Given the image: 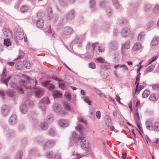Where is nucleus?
Here are the masks:
<instances>
[{"label": "nucleus", "instance_id": "22", "mask_svg": "<svg viewBox=\"0 0 159 159\" xmlns=\"http://www.w3.org/2000/svg\"><path fill=\"white\" fill-rule=\"evenodd\" d=\"M135 84H136L135 89L136 93H139L140 91L144 88V86L141 85L139 86V82H135Z\"/></svg>", "mask_w": 159, "mask_h": 159}, {"label": "nucleus", "instance_id": "10", "mask_svg": "<svg viewBox=\"0 0 159 159\" xmlns=\"http://www.w3.org/2000/svg\"><path fill=\"white\" fill-rule=\"evenodd\" d=\"M10 85L13 88L16 89L17 90L18 92L20 94H22L24 93V91L22 88L17 85V84H16L15 83L11 81L10 83Z\"/></svg>", "mask_w": 159, "mask_h": 159}, {"label": "nucleus", "instance_id": "45", "mask_svg": "<svg viewBox=\"0 0 159 159\" xmlns=\"http://www.w3.org/2000/svg\"><path fill=\"white\" fill-rule=\"evenodd\" d=\"M158 57L157 56L153 57L152 58L149 60L148 64L150 65L152 63L155 61L158 58Z\"/></svg>", "mask_w": 159, "mask_h": 159}, {"label": "nucleus", "instance_id": "7", "mask_svg": "<svg viewBox=\"0 0 159 159\" xmlns=\"http://www.w3.org/2000/svg\"><path fill=\"white\" fill-rule=\"evenodd\" d=\"M15 35L18 39H22L24 36L23 30L21 28H18L15 32Z\"/></svg>", "mask_w": 159, "mask_h": 159}, {"label": "nucleus", "instance_id": "50", "mask_svg": "<svg viewBox=\"0 0 159 159\" xmlns=\"http://www.w3.org/2000/svg\"><path fill=\"white\" fill-rule=\"evenodd\" d=\"M152 88L155 91L159 90V84H156L152 86Z\"/></svg>", "mask_w": 159, "mask_h": 159}, {"label": "nucleus", "instance_id": "26", "mask_svg": "<svg viewBox=\"0 0 159 159\" xmlns=\"http://www.w3.org/2000/svg\"><path fill=\"white\" fill-rule=\"evenodd\" d=\"M159 98V96L158 95L153 94L151 95L149 97V99L152 101H155L157 100Z\"/></svg>", "mask_w": 159, "mask_h": 159}, {"label": "nucleus", "instance_id": "59", "mask_svg": "<svg viewBox=\"0 0 159 159\" xmlns=\"http://www.w3.org/2000/svg\"><path fill=\"white\" fill-rule=\"evenodd\" d=\"M7 95L10 97H12L14 95V93L11 91V90H9L7 92Z\"/></svg>", "mask_w": 159, "mask_h": 159}, {"label": "nucleus", "instance_id": "1", "mask_svg": "<svg viewBox=\"0 0 159 159\" xmlns=\"http://www.w3.org/2000/svg\"><path fill=\"white\" fill-rule=\"evenodd\" d=\"M80 145L82 149L87 152L90 149V144L86 137H83L81 139Z\"/></svg>", "mask_w": 159, "mask_h": 159}, {"label": "nucleus", "instance_id": "44", "mask_svg": "<svg viewBox=\"0 0 159 159\" xmlns=\"http://www.w3.org/2000/svg\"><path fill=\"white\" fill-rule=\"evenodd\" d=\"M28 10V7L27 6L24 5L21 6L20 10L21 12L24 13L26 11Z\"/></svg>", "mask_w": 159, "mask_h": 159}, {"label": "nucleus", "instance_id": "55", "mask_svg": "<svg viewBox=\"0 0 159 159\" xmlns=\"http://www.w3.org/2000/svg\"><path fill=\"white\" fill-rule=\"evenodd\" d=\"M71 156H76V158H77V159H79L80 158L83 157V156L80 155L79 154H78V153L76 152H74L72 154Z\"/></svg>", "mask_w": 159, "mask_h": 159}, {"label": "nucleus", "instance_id": "62", "mask_svg": "<svg viewBox=\"0 0 159 159\" xmlns=\"http://www.w3.org/2000/svg\"><path fill=\"white\" fill-rule=\"evenodd\" d=\"M49 133L51 135H53L55 134V131L53 128L50 129L49 130Z\"/></svg>", "mask_w": 159, "mask_h": 159}, {"label": "nucleus", "instance_id": "46", "mask_svg": "<svg viewBox=\"0 0 159 159\" xmlns=\"http://www.w3.org/2000/svg\"><path fill=\"white\" fill-rule=\"evenodd\" d=\"M145 35L144 32H141L138 35L137 39L138 40H141L144 36Z\"/></svg>", "mask_w": 159, "mask_h": 159}, {"label": "nucleus", "instance_id": "16", "mask_svg": "<svg viewBox=\"0 0 159 159\" xmlns=\"http://www.w3.org/2000/svg\"><path fill=\"white\" fill-rule=\"evenodd\" d=\"M36 26L39 28H41L43 26L44 21L42 18H39L36 21Z\"/></svg>", "mask_w": 159, "mask_h": 159}, {"label": "nucleus", "instance_id": "57", "mask_svg": "<svg viewBox=\"0 0 159 159\" xmlns=\"http://www.w3.org/2000/svg\"><path fill=\"white\" fill-rule=\"evenodd\" d=\"M59 87L64 90H65L67 89L66 85L63 83H61L59 84Z\"/></svg>", "mask_w": 159, "mask_h": 159}, {"label": "nucleus", "instance_id": "29", "mask_svg": "<svg viewBox=\"0 0 159 159\" xmlns=\"http://www.w3.org/2000/svg\"><path fill=\"white\" fill-rule=\"evenodd\" d=\"M23 153L21 151H19L16 154L15 159H22Z\"/></svg>", "mask_w": 159, "mask_h": 159}, {"label": "nucleus", "instance_id": "56", "mask_svg": "<svg viewBox=\"0 0 159 159\" xmlns=\"http://www.w3.org/2000/svg\"><path fill=\"white\" fill-rule=\"evenodd\" d=\"M89 66L92 69H94L96 68L95 64L93 62L89 63Z\"/></svg>", "mask_w": 159, "mask_h": 159}, {"label": "nucleus", "instance_id": "52", "mask_svg": "<svg viewBox=\"0 0 159 159\" xmlns=\"http://www.w3.org/2000/svg\"><path fill=\"white\" fill-rule=\"evenodd\" d=\"M82 41L83 39L80 38L79 37L77 36L76 37L75 42L76 43H80L82 42Z\"/></svg>", "mask_w": 159, "mask_h": 159}, {"label": "nucleus", "instance_id": "3", "mask_svg": "<svg viewBox=\"0 0 159 159\" xmlns=\"http://www.w3.org/2000/svg\"><path fill=\"white\" fill-rule=\"evenodd\" d=\"M120 33L122 37L125 38L129 37L132 34L130 29L127 27L123 28L121 30Z\"/></svg>", "mask_w": 159, "mask_h": 159}, {"label": "nucleus", "instance_id": "64", "mask_svg": "<svg viewBox=\"0 0 159 159\" xmlns=\"http://www.w3.org/2000/svg\"><path fill=\"white\" fill-rule=\"evenodd\" d=\"M153 11L156 13L159 12V5H157L154 7Z\"/></svg>", "mask_w": 159, "mask_h": 159}, {"label": "nucleus", "instance_id": "43", "mask_svg": "<svg viewBox=\"0 0 159 159\" xmlns=\"http://www.w3.org/2000/svg\"><path fill=\"white\" fill-rule=\"evenodd\" d=\"M47 121L49 123H52L53 120V117L52 115H48L47 116Z\"/></svg>", "mask_w": 159, "mask_h": 159}, {"label": "nucleus", "instance_id": "58", "mask_svg": "<svg viewBox=\"0 0 159 159\" xmlns=\"http://www.w3.org/2000/svg\"><path fill=\"white\" fill-rule=\"evenodd\" d=\"M23 55L24 53L23 52H20L19 53V56L16 59V60L21 59V58H22V57H23Z\"/></svg>", "mask_w": 159, "mask_h": 159}, {"label": "nucleus", "instance_id": "25", "mask_svg": "<svg viewBox=\"0 0 159 159\" xmlns=\"http://www.w3.org/2000/svg\"><path fill=\"white\" fill-rule=\"evenodd\" d=\"M109 47L111 49H116L118 48V43L116 42H112L110 44Z\"/></svg>", "mask_w": 159, "mask_h": 159}, {"label": "nucleus", "instance_id": "18", "mask_svg": "<svg viewBox=\"0 0 159 159\" xmlns=\"http://www.w3.org/2000/svg\"><path fill=\"white\" fill-rule=\"evenodd\" d=\"M130 41L129 40H127L122 44V47L125 49H128L130 48Z\"/></svg>", "mask_w": 159, "mask_h": 159}, {"label": "nucleus", "instance_id": "63", "mask_svg": "<svg viewBox=\"0 0 159 159\" xmlns=\"http://www.w3.org/2000/svg\"><path fill=\"white\" fill-rule=\"evenodd\" d=\"M96 116L98 119H99L101 117V112L99 111H96Z\"/></svg>", "mask_w": 159, "mask_h": 159}, {"label": "nucleus", "instance_id": "17", "mask_svg": "<svg viewBox=\"0 0 159 159\" xmlns=\"http://www.w3.org/2000/svg\"><path fill=\"white\" fill-rule=\"evenodd\" d=\"M73 140L75 143H77L80 139V137L75 132H74L72 135Z\"/></svg>", "mask_w": 159, "mask_h": 159}, {"label": "nucleus", "instance_id": "32", "mask_svg": "<svg viewBox=\"0 0 159 159\" xmlns=\"http://www.w3.org/2000/svg\"><path fill=\"white\" fill-rule=\"evenodd\" d=\"M105 123L109 127L112 124V121L110 117L107 116L105 120Z\"/></svg>", "mask_w": 159, "mask_h": 159}, {"label": "nucleus", "instance_id": "5", "mask_svg": "<svg viewBox=\"0 0 159 159\" xmlns=\"http://www.w3.org/2000/svg\"><path fill=\"white\" fill-rule=\"evenodd\" d=\"M7 74V72L6 71V69L4 68L2 74V78L1 79V81L2 83L4 84L7 86V82L10 80L11 76H9L7 78H6Z\"/></svg>", "mask_w": 159, "mask_h": 159}, {"label": "nucleus", "instance_id": "38", "mask_svg": "<svg viewBox=\"0 0 159 159\" xmlns=\"http://www.w3.org/2000/svg\"><path fill=\"white\" fill-rule=\"evenodd\" d=\"M64 95L66 99L70 101L71 100V96L69 92H66Z\"/></svg>", "mask_w": 159, "mask_h": 159}, {"label": "nucleus", "instance_id": "54", "mask_svg": "<svg viewBox=\"0 0 159 159\" xmlns=\"http://www.w3.org/2000/svg\"><path fill=\"white\" fill-rule=\"evenodd\" d=\"M106 11L108 16H110L112 15V12L110 8H107L106 9Z\"/></svg>", "mask_w": 159, "mask_h": 159}, {"label": "nucleus", "instance_id": "28", "mask_svg": "<svg viewBox=\"0 0 159 159\" xmlns=\"http://www.w3.org/2000/svg\"><path fill=\"white\" fill-rule=\"evenodd\" d=\"M146 126L147 128L149 130H152L154 129V126L150 121H148L146 122Z\"/></svg>", "mask_w": 159, "mask_h": 159}, {"label": "nucleus", "instance_id": "35", "mask_svg": "<svg viewBox=\"0 0 159 159\" xmlns=\"http://www.w3.org/2000/svg\"><path fill=\"white\" fill-rule=\"evenodd\" d=\"M62 95V93L61 91H54L53 93V96L54 98L59 97Z\"/></svg>", "mask_w": 159, "mask_h": 159}, {"label": "nucleus", "instance_id": "4", "mask_svg": "<svg viewBox=\"0 0 159 159\" xmlns=\"http://www.w3.org/2000/svg\"><path fill=\"white\" fill-rule=\"evenodd\" d=\"M26 102L25 104L21 105L20 108V110L21 112L23 114L26 113L28 111V106H31L33 104V102L32 101Z\"/></svg>", "mask_w": 159, "mask_h": 159}, {"label": "nucleus", "instance_id": "24", "mask_svg": "<svg viewBox=\"0 0 159 159\" xmlns=\"http://www.w3.org/2000/svg\"><path fill=\"white\" fill-rule=\"evenodd\" d=\"M54 110L56 112H59L61 110V106L56 103H54L53 105Z\"/></svg>", "mask_w": 159, "mask_h": 159}, {"label": "nucleus", "instance_id": "37", "mask_svg": "<svg viewBox=\"0 0 159 159\" xmlns=\"http://www.w3.org/2000/svg\"><path fill=\"white\" fill-rule=\"evenodd\" d=\"M63 106L64 108L67 110L70 111L71 110L70 106L69 103L66 102H63Z\"/></svg>", "mask_w": 159, "mask_h": 159}, {"label": "nucleus", "instance_id": "53", "mask_svg": "<svg viewBox=\"0 0 159 159\" xmlns=\"http://www.w3.org/2000/svg\"><path fill=\"white\" fill-rule=\"evenodd\" d=\"M97 60L99 62L101 63H105V59L101 57H99L97 58Z\"/></svg>", "mask_w": 159, "mask_h": 159}, {"label": "nucleus", "instance_id": "48", "mask_svg": "<svg viewBox=\"0 0 159 159\" xmlns=\"http://www.w3.org/2000/svg\"><path fill=\"white\" fill-rule=\"evenodd\" d=\"M135 120L137 122H139V121L140 120V117L139 116V114L137 111L135 113V114L134 116Z\"/></svg>", "mask_w": 159, "mask_h": 159}, {"label": "nucleus", "instance_id": "9", "mask_svg": "<svg viewBox=\"0 0 159 159\" xmlns=\"http://www.w3.org/2000/svg\"><path fill=\"white\" fill-rule=\"evenodd\" d=\"M73 30L71 27L70 26L64 27L62 29V33L66 35H70L73 33Z\"/></svg>", "mask_w": 159, "mask_h": 159}, {"label": "nucleus", "instance_id": "42", "mask_svg": "<svg viewBox=\"0 0 159 159\" xmlns=\"http://www.w3.org/2000/svg\"><path fill=\"white\" fill-rule=\"evenodd\" d=\"M154 129L155 131H159V122H155L154 125Z\"/></svg>", "mask_w": 159, "mask_h": 159}, {"label": "nucleus", "instance_id": "15", "mask_svg": "<svg viewBox=\"0 0 159 159\" xmlns=\"http://www.w3.org/2000/svg\"><path fill=\"white\" fill-rule=\"evenodd\" d=\"M54 143L55 142L53 140H49L44 145V148L45 149H47L53 145Z\"/></svg>", "mask_w": 159, "mask_h": 159}, {"label": "nucleus", "instance_id": "34", "mask_svg": "<svg viewBox=\"0 0 159 159\" xmlns=\"http://www.w3.org/2000/svg\"><path fill=\"white\" fill-rule=\"evenodd\" d=\"M150 91L149 90L146 89L142 93V96L143 98H147L149 95L150 94Z\"/></svg>", "mask_w": 159, "mask_h": 159}, {"label": "nucleus", "instance_id": "20", "mask_svg": "<svg viewBox=\"0 0 159 159\" xmlns=\"http://www.w3.org/2000/svg\"><path fill=\"white\" fill-rule=\"evenodd\" d=\"M35 96L38 98H41L43 95V90L42 89H40L35 91Z\"/></svg>", "mask_w": 159, "mask_h": 159}, {"label": "nucleus", "instance_id": "27", "mask_svg": "<svg viewBox=\"0 0 159 159\" xmlns=\"http://www.w3.org/2000/svg\"><path fill=\"white\" fill-rule=\"evenodd\" d=\"M75 16V12L73 11H71L66 15V17L68 19H72L74 18Z\"/></svg>", "mask_w": 159, "mask_h": 159}, {"label": "nucleus", "instance_id": "14", "mask_svg": "<svg viewBox=\"0 0 159 159\" xmlns=\"http://www.w3.org/2000/svg\"><path fill=\"white\" fill-rule=\"evenodd\" d=\"M142 48L141 44L139 42H137L134 44L132 47V49L134 51H136L140 50Z\"/></svg>", "mask_w": 159, "mask_h": 159}, {"label": "nucleus", "instance_id": "40", "mask_svg": "<svg viewBox=\"0 0 159 159\" xmlns=\"http://www.w3.org/2000/svg\"><path fill=\"white\" fill-rule=\"evenodd\" d=\"M4 44L5 46L7 47H8L11 46V43L9 39H5L4 41Z\"/></svg>", "mask_w": 159, "mask_h": 159}, {"label": "nucleus", "instance_id": "39", "mask_svg": "<svg viewBox=\"0 0 159 159\" xmlns=\"http://www.w3.org/2000/svg\"><path fill=\"white\" fill-rule=\"evenodd\" d=\"M40 128L42 129L46 130L48 129V125L46 123L43 122L41 124Z\"/></svg>", "mask_w": 159, "mask_h": 159}, {"label": "nucleus", "instance_id": "47", "mask_svg": "<svg viewBox=\"0 0 159 159\" xmlns=\"http://www.w3.org/2000/svg\"><path fill=\"white\" fill-rule=\"evenodd\" d=\"M48 12L49 18L51 19L52 17V9L51 7H49L48 9Z\"/></svg>", "mask_w": 159, "mask_h": 159}, {"label": "nucleus", "instance_id": "11", "mask_svg": "<svg viewBox=\"0 0 159 159\" xmlns=\"http://www.w3.org/2000/svg\"><path fill=\"white\" fill-rule=\"evenodd\" d=\"M60 154L55 155L52 151H49L47 153V156L49 158H57V159H60Z\"/></svg>", "mask_w": 159, "mask_h": 159}, {"label": "nucleus", "instance_id": "8", "mask_svg": "<svg viewBox=\"0 0 159 159\" xmlns=\"http://www.w3.org/2000/svg\"><path fill=\"white\" fill-rule=\"evenodd\" d=\"M27 81L24 80H21L19 82V84L21 85L24 86L27 89H30L31 88V86L30 84V82L29 81L30 78L27 76Z\"/></svg>", "mask_w": 159, "mask_h": 159}, {"label": "nucleus", "instance_id": "33", "mask_svg": "<svg viewBox=\"0 0 159 159\" xmlns=\"http://www.w3.org/2000/svg\"><path fill=\"white\" fill-rule=\"evenodd\" d=\"M155 65L152 64L148 66L147 68L146 72L148 73L152 71L155 67Z\"/></svg>", "mask_w": 159, "mask_h": 159}, {"label": "nucleus", "instance_id": "2", "mask_svg": "<svg viewBox=\"0 0 159 159\" xmlns=\"http://www.w3.org/2000/svg\"><path fill=\"white\" fill-rule=\"evenodd\" d=\"M49 103L50 101L48 98L47 97H44L39 103V107L44 112L46 109V107L44 105V104H48Z\"/></svg>", "mask_w": 159, "mask_h": 159}, {"label": "nucleus", "instance_id": "41", "mask_svg": "<svg viewBox=\"0 0 159 159\" xmlns=\"http://www.w3.org/2000/svg\"><path fill=\"white\" fill-rule=\"evenodd\" d=\"M112 1L113 5L116 8L118 9L120 8V4L117 0H112Z\"/></svg>", "mask_w": 159, "mask_h": 159}, {"label": "nucleus", "instance_id": "51", "mask_svg": "<svg viewBox=\"0 0 159 159\" xmlns=\"http://www.w3.org/2000/svg\"><path fill=\"white\" fill-rule=\"evenodd\" d=\"M59 3L62 5H65L67 3V0H58Z\"/></svg>", "mask_w": 159, "mask_h": 159}, {"label": "nucleus", "instance_id": "6", "mask_svg": "<svg viewBox=\"0 0 159 159\" xmlns=\"http://www.w3.org/2000/svg\"><path fill=\"white\" fill-rule=\"evenodd\" d=\"M97 43H93L92 44V46L90 44H88L87 46V48L88 50L89 51H90L91 52L90 53L89 55L86 54L85 57L89 58H92L93 56V51L95 47L97 46Z\"/></svg>", "mask_w": 159, "mask_h": 159}, {"label": "nucleus", "instance_id": "49", "mask_svg": "<svg viewBox=\"0 0 159 159\" xmlns=\"http://www.w3.org/2000/svg\"><path fill=\"white\" fill-rule=\"evenodd\" d=\"M84 127L83 126L80 124H78L75 127L76 129L78 131H80L83 129Z\"/></svg>", "mask_w": 159, "mask_h": 159}, {"label": "nucleus", "instance_id": "61", "mask_svg": "<svg viewBox=\"0 0 159 159\" xmlns=\"http://www.w3.org/2000/svg\"><path fill=\"white\" fill-rule=\"evenodd\" d=\"M90 7H93L95 4V2L94 0H90Z\"/></svg>", "mask_w": 159, "mask_h": 159}, {"label": "nucleus", "instance_id": "30", "mask_svg": "<svg viewBox=\"0 0 159 159\" xmlns=\"http://www.w3.org/2000/svg\"><path fill=\"white\" fill-rule=\"evenodd\" d=\"M66 81L69 84H72L74 82V80L72 77L70 76H68L65 78Z\"/></svg>", "mask_w": 159, "mask_h": 159}, {"label": "nucleus", "instance_id": "23", "mask_svg": "<svg viewBox=\"0 0 159 159\" xmlns=\"http://www.w3.org/2000/svg\"><path fill=\"white\" fill-rule=\"evenodd\" d=\"M17 118L16 115H12L10 118L9 122L11 124H14L16 123Z\"/></svg>", "mask_w": 159, "mask_h": 159}, {"label": "nucleus", "instance_id": "31", "mask_svg": "<svg viewBox=\"0 0 159 159\" xmlns=\"http://www.w3.org/2000/svg\"><path fill=\"white\" fill-rule=\"evenodd\" d=\"M120 59V56L119 53L116 52L114 56V61L116 63L119 62Z\"/></svg>", "mask_w": 159, "mask_h": 159}, {"label": "nucleus", "instance_id": "36", "mask_svg": "<svg viewBox=\"0 0 159 159\" xmlns=\"http://www.w3.org/2000/svg\"><path fill=\"white\" fill-rule=\"evenodd\" d=\"M23 65L25 68L27 69H29L31 66V64L29 61L24 60L23 62Z\"/></svg>", "mask_w": 159, "mask_h": 159}, {"label": "nucleus", "instance_id": "13", "mask_svg": "<svg viewBox=\"0 0 159 159\" xmlns=\"http://www.w3.org/2000/svg\"><path fill=\"white\" fill-rule=\"evenodd\" d=\"M9 111V107L6 105H3L1 109V112L3 115H7Z\"/></svg>", "mask_w": 159, "mask_h": 159}, {"label": "nucleus", "instance_id": "60", "mask_svg": "<svg viewBox=\"0 0 159 159\" xmlns=\"http://www.w3.org/2000/svg\"><path fill=\"white\" fill-rule=\"evenodd\" d=\"M151 8V5L149 4H147L145 7V10L146 11H148Z\"/></svg>", "mask_w": 159, "mask_h": 159}, {"label": "nucleus", "instance_id": "12", "mask_svg": "<svg viewBox=\"0 0 159 159\" xmlns=\"http://www.w3.org/2000/svg\"><path fill=\"white\" fill-rule=\"evenodd\" d=\"M2 31L6 37L12 38L13 37V35L12 33L9 30L6 28H4L2 29Z\"/></svg>", "mask_w": 159, "mask_h": 159}, {"label": "nucleus", "instance_id": "19", "mask_svg": "<svg viewBox=\"0 0 159 159\" xmlns=\"http://www.w3.org/2000/svg\"><path fill=\"white\" fill-rule=\"evenodd\" d=\"M60 126L62 127H66L68 126V122L65 120H60L58 122Z\"/></svg>", "mask_w": 159, "mask_h": 159}, {"label": "nucleus", "instance_id": "21", "mask_svg": "<svg viewBox=\"0 0 159 159\" xmlns=\"http://www.w3.org/2000/svg\"><path fill=\"white\" fill-rule=\"evenodd\" d=\"M159 43V37H156L154 38L151 42V45L153 46H156Z\"/></svg>", "mask_w": 159, "mask_h": 159}]
</instances>
